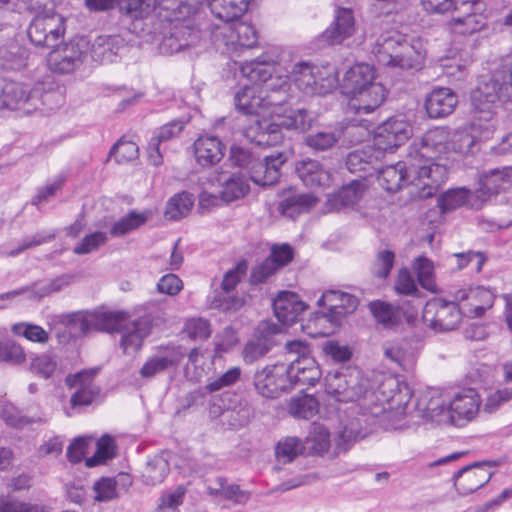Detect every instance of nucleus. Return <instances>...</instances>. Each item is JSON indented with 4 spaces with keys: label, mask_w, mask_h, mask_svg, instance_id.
Wrapping results in <instances>:
<instances>
[{
    "label": "nucleus",
    "mask_w": 512,
    "mask_h": 512,
    "mask_svg": "<svg viewBox=\"0 0 512 512\" xmlns=\"http://www.w3.org/2000/svg\"><path fill=\"white\" fill-rule=\"evenodd\" d=\"M281 49L266 45L258 54V187L273 186L281 176L286 155L278 150L266 154L267 147L282 143L286 130L306 131L312 117L304 108H284L290 88L289 76L280 65Z\"/></svg>",
    "instance_id": "obj_1"
},
{
    "label": "nucleus",
    "mask_w": 512,
    "mask_h": 512,
    "mask_svg": "<svg viewBox=\"0 0 512 512\" xmlns=\"http://www.w3.org/2000/svg\"><path fill=\"white\" fill-rule=\"evenodd\" d=\"M376 171L379 185L387 192L395 193L404 186H410V194L420 199L434 196L448 177V170L439 166H421L409 154L407 160L378 168Z\"/></svg>",
    "instance_id": "obj_2"
},
{
    "label": "nucleus",
    "mask_w": 512,
    "mask_h": 512,
    "mask_svg": "<svg viewBox=\"0 0 512 512\" xmlns=\"http://www.w3.org/2000/svg\"><path fill=\"white\" fill-rule=\"evenodd\" d=\"M375 79L374 66L366 63H358L344 74L341 87L351 98L349 110L358 116L372 114L385 100L386 90Z\"/></svg>",
    "instance_id": "obj_3"
},
{
    "label": "nucleus",
    "mask_w": 512,
    "mask_h": 512,
    "mask_svg": "<svg viewBox=\"0 0 512 512\" xmlns=\"http://www.w3.org/2000/svg\"><path fill=\"white\" fill-rule=\"evenodd\" d=\"M378 63L403 70H419L424 63L425 53L420 41H409L400 33L380 35L372 48Z\"/></svg>",
    "instance_id": "obj_4"
},
{
    "label": "nucleus",
    "mask_w": 512,
    "mask_h": 512,
    "mask_svg": "<svg viewBox=\"0 0 512 512\" xmlns=\"http://www.w3.org/2000/svg\"><path fill=\"white\" fill-rule=\"evenodd\" d=\"M429 13L443 14L451 11L450 24L459 34H472L482 27L481 15L485 3L481 0H421Z\"/></svg>",
    "instance_id": "obj_5"
},
{
    "label": "nucleus",
    "mask_w": 512,
    "mask_h": 512,
    "mask_svg": "<svg viewBox=\"0 0 512 512\" xmlns=\"http://www.w3.org/2000/svg\"><path fill=\"white\" fill-rule=\"evenodd\" d=\"M325 390L339 402H353L367 391V381L356 367L343 366L325 376Z\"/></svg>",
    "instance_id": "obj_6"
},
{
    "label": "nucleus",
    "mask_w": 512,
    "mask_h": 512,
    "mask_svg": "<svg viewBox=\"0 0 512 512\" xmlns=\"http://www.w3.org/2000/svg\"><path fill=\"white\" fill-rule=\"evenodd\" d=\"M450 150L449 130L445 127H436L427 131L419 142L409 147L411 156L421 166L435 168L437 166L447 170L446 166L436 160Z\"/></svg>",
    "instance_id": "obj_7"
},
{
    "label": "nucleus",
    "mask_w": 512,
    "mask_h": 512,
    "mask_svg": "<svg viewBox=\"0 0 512 512\" xmlns=\"http://www.w3.org/2000/svg\"><path fill=\"white\" fill-rule=\"evenodd\" d=\"M43 85L36 84L31 87L29 84L9 81L6 82L0 94L1 107L8 109H22L29 114L39 109L51 95L43 94Z\"/></svg>",
    "instance_id": "obj_8"
},
{
    "label": "nucleus",
    "mask_w": 512,
    "mask_h": 512,
    "mask_svg": "<svg viewBox=\"0 0 512 512\" xmlns=\"http://www.w3.org/2000/svg\"><path fill=\"white\" fill-rule=\"evenodd\" d=\"M463 315L462 308L455 298L452 301L434 298L425 304L422 311L424 323L438 332L456 329Z\"/></svg>",
    "instance_id": "obj_9"
},
{
    "label": "nucleus",
    "mask_w": 512,
    "mask_h": 512,
    "mask_svg": "<svg viewBox=\"0 0 512 512\" xmlns=\"http://www.w3.org/2000/svg\"><path fill=\"white\" fill-rule=\"evenodd\" d=\"M66 32L65 18L56 13L48 12L45 15H36L27 28L30 42L36 47H55Z\"/></svg>",
    "instance_id": "obj_10"
},
{
    "label": "nucleus",
    "mask_w": 512,
    "mask_h": 512,
    "mask_svg": "<svg viewBox=\"0 0 512 512\" xmlns=\"http://www.w3.org/2000/svg\"><path fill=\"white\" fill-rule=\"evenodd\" d=\"M89 41L75 38L55 47L48 55L49 68L59 74H69L79 68L87 59Z\"/></svg>",
    "instance_id": "obj_11"
},
{
    "label": "nucleus",
    "mask_w": 512,
    "mask_h": 512,
    "mask_svg": "<svg viewBox=\"0 0 512 512\" xmlns=\"http://www.w3.org/2000/svg\"><path fill=\"white\" fill-rule=\"evenodd\" d=\"M495 461L474 462L453 474L454 487L460 495H469L486 485L492 477L487 467H495Z\"/></svg>",
    "instance_id": "obj_12"
},
{
    "label": "nucleus",
    "mask_w": 512,
    "mask_h": 512,
    "mask_svg": "<svg viewBox=\"0 0 512 512\" xmlns=\"http://www.w3.org/2000/svg\"><path fill=\"white\" fill-rule=\"evenodd\" d=\"M412 126L403 118L392 117L378 126L374 145L378 150L392 152L412 136Z\"/></svg>",
    "instance_id": "obj_13"
},
{
    "label": "nucleus",
    "mask_w": 512,
    "mask_h": 512,
    "mask_svg": "<svg viewBox=\"0 0 512 512\" xmlns=\"http://www.w3.org/2000/svg\"><path fill=\"white\" fill-rule=\"evenodd\" d=\"M465 316L477 318L494 304L495 294L482 286L459 289L454 294Z\"/></svg>",
    "instance_id": "obj_14"
},
{
    "label": "nucleus",
    "mask_w": 512,
    "mask_h": 512,
    "mask_svg": "<svg viewBox=\"0 0 512 512\" xmlns=\"http://www.w3.org/2000/svg\"><path fill=\"white\" fill-rule=\"evenodd\" d=\"M296 87L307 95L324 94L332 87V80L320 76V69L307 62L293 66L291 76Z\"/></svg>",
    "instance_id": "obj_15"
},
{
    "label": "nucleus",
    "mask_w": 512,
    "mask_h": 512,
    "mask_svg": "<svg viewBox=\"0 0 512 512\" xmlns=\"http://www.w3.org/2000/svg\"><path fill=\"white\" fill-rule=\"evenodd\" d=\"M96 373L97 370H83L66 377V384L75 389L70 398L72 409L88 406L99 397L100 388L93 382Z\"/></svg>",
    "instance_id": "obj_16"
},
{
    "label": "nucleus",
    "mask_w": 512,
    "mask_h": 512,
    "mask_svg": "<svg viewBox=\"0 0 512 512\" xmlns=\"http://www.w3.org/2000/svg\"><path fill=\"white\" fill-rule=\"evenodd\" d=\"M480 404V396L474 388L463 389L449 402L448 419L455 426H463L478 414Z\"/></svg>",
    "instance_id": "obj_17"
},
{
    "label": "nucleus",
    "mask_w": 512,
    "mask_h": 512,
    "mask_svg": "<svg viewBox=\"0 0 512 512\" xmlns=\"http://www.w3.org/2000/svg\"><path fill=\"white\" fill-rule=\"evenodd\" d=\"M185 353L179 345L159 346L155 354L149 356L141 367L142 378L151 379L179 365Z\"/></svg>",
    "instance_id": "obj_18"
},
{
    "label": "nucleus",
    "mask_w": 512,
    "mask_h": 512,
    "mask_svg": "<svg viewBox=\"0 0 512 512\" xmlns=\"http://www.w3.org/2000/svg\"><path fill=\"white\" fill-rule=\"evenodd\" d=\"M200 30L190 19L173 23L170 33L161 42V49L166 53H178L187 47L196 45L200 40Z\"/></svg>",
    "instance_id": "obj_19"
},
{
    "label": "nucleus",
    "mask_w": 512,
    "mask_h": 512,
    "mask_svg": "<svg viewBox=\"0 0 512 512\" xmlns=\"http://www.w3.org/2000/svg\"><path fill=\"white\" fill-rule=\"evenodd\" d=\"M258 392L266 398H278L283 392L292 389L289 369L285 364L266 367L258 374Z\"/></svg>",
    "instance_id": "obj_20"
},
{
    "label": "nucleus",
    "mask_w": 512,
    "mask_h": 512,
    "mask_svg": "<svg viewBox=\"0 0 512 512\" xmlns=\"http://www.w3.org/2000/svg\"><path fill=\"white\" fill-rule=\"evenodd\" d=\"M366 191L363 180H353L343 185L338 191L329 194L324 204L325 213L342 212L354 208L362 199Z\"/></svg>",
    "instance_id": "obj_21"
},
{
    "label": "nucleus",
    "mask_w": 512,
    "mask_h": 512,
    "mask_svg": "<svg viewBox=\"0 0 512 512\" xmlns=\"http://www.w3.org/2000/svg\"><path fill=\"white\" fill-rule=\"evenodd\" d=\"M73 276L65 274L50 280L47 283H33L28 286L21 287L0 295L1 301H12L16 297L29 293V300L40 301L42 298L50 296L53 293L60 292L64 287L72 282ZM6 305L0 304V308H5Z\"/></svg>",
    "instance_id": "obj_22"
},
{
    "label": "nucleus",
    "mask_w": 512,
    "mask_h": 512,
    "mask_svg": "<svg viewBox=\"0 0 512 512\" xmlns=\"http://www.w3.org/2000/svg\"><path fill=\"white\" fill-rule=\"evenodd\" d=\"M121 331L120 346L124 354L131 355L138 352L143 341L152 330V317L145 314L119 329Z\"/></svg>",
    "instance_id": "obj_23"
},
{
    "label": "nucleus",
    "mask_w": 512,
    "mask_h": 512,
    "mask_svg": "<svg viewBox=\"0 0 512 512\" xmlns=\"http://www.w3.org/2000/svg\"><path fill=\"white\" fill-rule=\"evenodd\" d=\"M272 307L276 318L283 325L291 326L301 320V315L308 306L296 293L280 291L277 297L272 299Z\"/></svg>",
    "instance_id": "obj_24"
},
{
    "label": "nucleus",
    "mask_w": 512,
    "mask_h": 512,
    "mask_svg": "<svg viewBox=\"0 0 512 512\" xmlns=\"http://www.w3.org/2000/svg\"><path fill=\"white\" fill-rule=\"evenodd\" d=\"M124 48L125 41L118 35L98 36L89 43L87 57L97 63H111L117 60Z\"/></svg>",
    "instance_id": "obj_25"
},
{
    "label": "nucleus",
    "mask_w": 512,
    "mask_h": 512,
    "mask_svg": "<svg viewBox=\"0 0 512 512\" xmlns=\"http://www.w3.org/2000/svg\"><path fill=\"white\" fill-rule=\"evenodd\" d=\"M355 30L353 11L349 8H339L334 22L321 34V41L328 45L342 43L352 36Z\"/></svg>",
    "instance_id": "obj_26"
},
{
    "label": "nucleus",
    "mask_w": 512,
    "mask_h": 512,
    "mask_svg": "<svg viewBox=\"0 0 512 512\" xmlns=\"http://www.w3.org/2000/svg\"><path fill=\"white\" fill-rule=\"evenodd\" d=\"M196 162L202 167L216 165L224 156L225 146L215 136H200L193 145Z\"/></svg>",
    "instance_id": "obj_27"
},
{
    "label": "nucleus",
    "mask_w": 512,
    "mask_h": 512,
    "mask_svg": "<svg viewBox=\"0 0 512 512\" xmlns=\"http://www.w3.org/2000/svg\"><path fill=\"white\" fill-rule=\"evenodd\" d=\"M457 95L450 88L434 89L426 98L425 108L430 118H444L457 106Z\"/></svg>",
    "instance_id": "obj_28"
},
{
    "label": "nucleus",
    "mask_w": 512,
    "mask_h": 512,
    "mask_svg": "<svg viewBox=\"0 0 512 512\" xmlns=\"http://www.w3.org/2000/svg\"><path fill=\"white\" fill-rule=\"evenodd\" d=\"M123 320L124 314L122 312L95 311L83 317L80 329L83 333H88L92 330L111 333L121 328Z\"/></svg>",
    "instance_id": "obj_29"
},
{
    "label": "nucleus",
    "mask_w": 512,
    "mask_h": 512,
    "mask_svg": "<svg viewBox=\"0 0 512 512\" xmlns=\"http://www.w3.org/2000/svg\"><path fill=\"white\" fill-rule=\"evenodd\" d=\"M512 184V167L492 169L480 177L478 197L485 200L505 190Z\"/></svg>",
    "instance_id": "obj_30"
},
{
    "label": "nucleus",
    "mask_w": 512,
    "mask_h": 512,
    "mask_svg": "<svg viewBox=\"0 0 512 512\" xmlns=\"http://www.w3.org/2000/svg\"><path fill=\"white\" fill-rule=\"evenodd\" d=\"M378 153L372 146L354 150L347 155L346 167L351 173H363V178L371 176L378 169Z\"/></svg>",
    "instance_id": "obj_31"
},
{
    "label": "nucleus",
    "mask_w": 512,
    "mask_h": 512,
    "mask_svg": "<svg viewBox=\"0 0 512 512\" xmlns=\"http://www.w3.org/2000/svg\"><path fill=\"white\" fill-rule=\"evenodd\" d=\"M294 250L287 244L273 245L270 256L258 265V283L273 275L279 268L293 260Z\"/></svg>",
    "instance_id": "obj_32"
},
{
    "label": "nucleus",
    "mask_w": 512,
    "mask_h": 512,
    "mask_svg": "<svg viewBox=\"0 0 512 512\" xmlns=\"http://www.w3.org/2000/svg\"><path fill=\"white\" fill-rule=\"evenodd\" d=\"M296 173L308 187L328 186L331 174L316 160L305 159L296 165Z\"/></svg>",
    "instance_id": "obj_33"
},
{
    "label": "nucleus",
    "mask_w": 512,
    "mask_h": 512,
    "mask_svg": "<svg viewBox=\"0 0 512 512\" xmlns=\"http://www.w3.org/2000/svg\"><path fill=\"white\" fill-rule=\"evenodd\" d=\"M158 2V0H120L119 11L122 15L132 20L144 19L148 17L156 8L157 5H163L164 9L175 10L173 5ZM169 0H167V3Z\"/></svg>",
    "instance_id": "obj_34"
},
{
    "label": "nucleus",
    "mask_w": 512,
    "mask_h": 512,
    "mask_svg": "<svg viewBox=\"0 0 512 512\" xmlns=\"http://www.w3.org/2000/svg\"><path fill=\"white\" fill-rule=\"evenodd\" d=\"M250 0H208L211 13L224 22L240 18L247 10Z\"/></svg>",
    "instance_id": "obj_35"
},
{
    "label": "nucleus",
    "mask_w": 512,
    "mask_h": 512,
    "mask_svg": "<svg viewBox=\"0 0 512 512\" xmlns=\"http://www.w3.org/2000/svg\"><path fill=\"white\" fill-rule=\"evenodd\" d=\"M318 202L312 193L292 194L278 204V211L286 217L295 218L310 211Z\"/></svg>",
    "instance_id": "obj_36"
},
{
    "label": "nucleus",
    "mask_w": 512,
    "mask_h": 512,
    "mask_svg": "<svg viewBox=\"0 0 512 512\" xmlns=\"http://www.w3.org/2000/svg\"><path fill=\"white\" fill-rule=\"evenodd\" d=\"M283 329L280 325L262 320L258 323V355L268 353L274 346L280 344Z\"/></svg>",
    "instance_id": "obj_37"
},
{
    "label": "nucleus",
    "mask_w": 512,
    "mask_h": 512,
    "mask_svg": "<svg viewBox=\"0 0 512 512\" xmlns=\"http://www.w3.org/2000/svg\"><path fill=\"white\" fill-rule=\"evenodd\" d=\"M368 307L376 321L386 328H391L402 320L401 309L385 301H372Z\"/></svg>",
    "instance_id": "obj_38"
},
{
    "label": "nucleus",
    "mask_w": 512,
    "mask_h": 512,
    "mask_svg": "<svg viewBox=\"0 0 512 512\" xmlns=\"http://www.w3.org/2000/svg\"><path fill=\"white\" fill-rule=\"evenodd\" d=\"M27 50L17 43L0 47V68L20 70L27 65Z\"/></svg>",
    "instance_id": "obj_39"
},
{
    "label": "nucleus",
    "mask_w": 512,
    "mask_h": 512,
    "mask_svg": "<svg viewBox=\"0 0 512 512\" xmlns=\"http://www.w3.org/2000/svg\"><path fill=\"white\" fill-rule=\"evenodd\" d=\"M221 184L220 196L221 200L225 202H232L246 195L249 191V185L245 178L239 174H233L228 178L223 175L217 178Z\"/></svg>",
    "instance_id": "obj_40"
},
{
    "label": "nucleus",
    "mask_w": 512,
    "mask_h": 512,
    "mask_svg": "<svg viewBox=\"0 0 512 512\" xmlns=\"http://www.w3.org/2000/svg\"><path fill=\"white\" fill-rule=\"evenodd\" d=\"M150 215L151 213L148 211H131L114 223L110 230V234L114 237L124 236L144 225L148 221Z\"/></svg>",
    "instance_id": "obj_41"
},
{
    "label": "nucleus",
    "mask_w": 512,
    "mask_h": 512,
    "mask_svg": "<svg viewBox=\"0 0 512 512\" xmlns=\"http://www.w3.org/2000/svg\"><path fill=\"white\" fill-rule=\"evenodd\" d=\"M449 143L450 150L461 155L473 153L477 145L475 136L468 124L459 127L452 134L449 133Z\"/></svg>",
    "instance_id": "obj_42"
},
{
    "label": "nucleus",
    "mask_w": 512,
    "mask_h": 512,
    "mask_svg": "<svg viewBox=\"0 0 512 512\" xmlns=\"http://www.w3.org/2000/svg\"><path fill=\"white\" fill-rule=\"evenodd\" d=\"M340 139V133L335 130H319L305 136L304 144L310 149L322 152L333 148Z\"/></svg>",
    "instance_id": "obj_43"
},
{
    "label": "nucleus",
    "mask_w": 512,
    "mask_h": 512,
    "mask_svg": "<svg viewBox=\"0 0 512 512\" xmlns=\"http://www.w3.org/2000/svg\"><path fill=\"white\" fill-rule=\"evenodd\" d=\"M169 472V463L161 456H155L147 461L143 471L142 479L146 485H157L161 483Z\"/></svg>",
    "instance_id": "obj_44"
},
{
    "label": "nucleus",
    "mask_w": 512,
    "mask_h": 512,
    "mask_svg": "<svg viewBox=\"0 0 512 512\" xmlns=\"http://www.w3.org/2000/svg\"><path fill=\"white\" fill-rule=\"evenodd\" d=\"M365 435L362 432V425L359 419H352L344 424L336 439V452H346L351 444Z\"/></svg>",
    "instance_id": "obj_45"
},
{
    "label": "nucleus",
    "mask_w": 512,
    "mask_h": 512,
    "mask_svg": "<svg viewBox=\"0 0 512 512\" xmlns=\"http://www.w3.org/2000/svg\"><path fill=\"white\" fill-rule=\"evenodd\" d=\"M304 451L302 441L297 437L288 436L280 440L275 447V456L279 463H290Z\"/></svg>",
    "instance_id": "obj_46"
},
{
    "label": "nucleus",
    "mask_w": 512,
    "mask_h": 512,
    "mask_svg": "<svg viewBox=\"0 0 512 512\" xmlns=\"http://www.w3.org/2000/svg\"><path fill=\"white\" fill-rule=\"evenodd\" d=\"M193 204L194 199L191 194L179 193L167 202L165 216L170 220H178L189 213Z\"/></svg>",
    "instance_id": "obj_47"
},
{
    "label": "nucleus",
    "mask_w": 512,
    "mask_h": 512,
    "mask_svg": "<svg viewBox=\"0 0 512 512\" xmlns=\"http://www.w3.org/2000/svg\"><path fill=\"white\" fill-rule=\"evenodd\" d=\"M413 266L420 286L425 290L435 292L437 286L433 262L424 256H419L415 259Z\"/></svg>",
    "instance_id": "obj_48"
},
{
    "label": "nucleus",
    "mask_w": 512,
    "mask_h": 512,
    "mask_svg": "<svg viewBox=\"0 0 512 512\" xmlns=\"http://www.w3.org/2000/svg\"><path fill=\"white\" fill-rule=\"evenodd\" d=\"M15 336H21L35 343L45 344L49 340V333L39 325L29 322L15 323L11 327Z\"/></svg>",
    "instance_id": "obj_49"
},
{
    "label": "nucleus",
    "mask_w": 512,
    "mask_h": 512,
    "mask_svg": "<svg viewBox=\"0 0 512 512\" xmlns=\"http://www.w3.org/2000/svg\"><path fill=\"white\" fill-rule=\"evenodd\" d=\"M26 353L24 348L14 340L0 341V361L14 366L22 365L26 362Z\"/></svg>",
    "instance_id": "obj_50"
},
{
    "label": "nucleus",
    "mask_w": 512,
    "mask_h": 512,
    "mask_svg": "<svg viewBox=\"0 0 512 512\" xmlns=\"http://www.w3.org/2000/svg\"><path fill=\"white\" fill-rule=\"evenodd\" d=\"M114 448L113 438L109 435H103L97 441V448L94 455L86 459V466L95 467L112 459L115 456Z\"/></svg>",
    "instance_id": "obj_51"
},
{
    "label": "nucleus",
    "mask_w": 512,
    "mask_h": 512,
    "mask_svg": "<svg viewBox=\"0 0 512 512\" xmlns=\"http://www.w3.org/2000/svg\"><path fill=\"white\" fill-rule=\"evenodd\" d=\"M468 199V190L465 188L451 189L441 194L437 205L442 213L450 212L465 204Z\"/></svg>",
    "instance_id": "obj_52"
},
{
    "label": "nucleus",
    "mask_w": 512,
    "mask_h": 512,
    "mask_svg": "<svg viewBox=\"0 0 512 512\" xmlns=\"http://www.w3.org/2000/svg\"><path fill=\"white\" fill-rule=\"evenodd\" d=\"M256 87L254 83L244 85L235 95V105L238 112L243 115H254L256 113Z\"/></svg>",
    "instance_id": "obj_53"
},
{
    "label": "nucleus",
    "mask_w": 512,
    "mask_h": 512,
    "mask_svg": "<svg viewBox=\"0 0 512 512\" xmlns=\"http://www.w3.org/2000/svg\"><path fill=\"white\" fill-rule=\"evenodd\" d=\"M317 411L318 401L313 396L293 399L289 405V412L297 418L310 419Z\"/></svg>",
    "instance_id": "obj_54"
},
{
    "label": "nucleus",
    "mask_w": 512,
    "mask_h": 512,
    "mask_svg": "<svg viewBox=\"0 0 512 512\" xmlns=\"http://www.w3.org/2000/svg\"><path fill=\"white\" fill-rule=\"evenodd\" d=\"M394 262L395 253L392 250H381L377 253L371 266V273L379 279H386L394 266Z\"/></svg>",
    "instance_id": "obj_55"
},
{
    "label": "nucleus",
    "mask_w": 512,
    "mask_h": 512,
    "mask_svg": "<svg viewBox=\"0 0 512 512\" xmlns=\"http://www.w3.org/2000/svg\"><path fill=\"white\" fill-rule=\"evenodd\" d=\"M57 368V363L55 359L47 354L42 353L39 355H35L31 358L29 370L42 378L48 379L52 376L54 371Z\"/></svg>",
    "instance_id": "obj_56"
},
{
    "label": "nucleus",
    "mask_w": 512,
    "mask_h": 512,
    "mask_svg": "<svg viewBox=\"0 0 512 512\" xmlns=\"http://www.w3.org/2000/svg\"><path fill=\"white\" fill-rule=\"evenodd\" d=\"M472 106L474 105L472 104ZM473 109L476 113L483 114V118L485 120V122L483 123L481 121L482 117H480L478 120L474 119L468 124L470 130L473 132V135L475 136L476 142L478 143L482 140L489 139L493 134L494 127L492 124L489 123V120L491 119L495 108L492 109L491 113L482 112L480 110H477L475 107H473Z\"/></svg>",
    "instance_id": "obj_57"
},
{
    "label": "nucleus",
    "mask_w": 512,
    "mask_h": 512,
    "mask_svg": "<svg viewBox=\"0 0 512 512\" xmlns=\"http://www.w3.org/2000/svg\"><path fill=\"white\" fill-rule=\"evenodd\" d=\"M321 349L325 356L339 363L349 361L353 355L348 345H342L337 340L332 339L323 342Z\"/></svg>",
    "instance_id": "obj_58"
},
{
    "label": "nucleus",
    "mask_w": 512,
    "mask_h": 512,
    "mask_svg": "<svg viewBox=\"0 0 512 512\" xmlns=\"http://www.w3.org/2000/svg\"><path fill=\"white\" fill-rule=\"evenodd\" d=\"M184 332L193 340H205L211 335L210 324L201 317L191 318L186 321Z\"/></svg>",
    "instance_id": "obj_59"
},
{
    "label": "nucleus",
    "mask_w": 512,
    "mask_h": 512,
    "mask_svg": "<svg viewBox=\"0 0 512 512\" xmlns=\"http://www.w3.org/2000/svg\"><path fill=\"white\" fill-rule=\"evenodd\" d=\"M110 156H113L117 163H126L137 159L138 146L132 141H118L111 149Z\"/></svg>",
    "instance_id": "obj_60"
},
{
    "label": "nucleus",
    "mask_w": 512,
    "mask_h": 512,
    "mask_svg": "<svg viewBox=\"0 0 512 512\" xmlns=\"http://www.w3.org/2000/svg\"><path fill=\"white\" fill-rule=\"evenodd\" d=\"M107 240L108 236L106 232L96 231L86 235L83 240L74 247L73 251L78 255L88 254L104 245Z\"/></svg>",
    "instance_id": "obj_61"
},
{
    "label": "nucleus",
    "mask_w": 512,
    "mask_h": 512,
    "mask_svg": "<svg viewBox=\"0 0 512 512\" xmlns=\"http://www.w3.org/2000/svg\"><path fill=\"white\" fill-rule=\"evenodd\" d=\"M395 290L398 294L420 296L415 280L407 268H401L395 282Z\"/></svg>",
    "instance_id": "obj_62"
},
{
    "label": "nucleus",
    "mask_w": 512,
    "mask_h": 512,
    "mask_svg": "<svg viewBox=\"0 0 512 512\" xmlns=\"http://www.w3.org/2000/svg\"><path fill=\"white\" fill-rule=\"evenodd\" d=\"M375 127L374 120L366 119V118H360V119H353L350 121V123L345 128V134L346 135H356V142L364 141L367 137H369L371 131Z\"/></svg>",
    "instance_id": "obj_63"
},
{
    "label": "nucleus",
    "mask_w": 512,
    "mask_h": 512,
    "mask_svg": "<svg viewBox=\"0 0 512 512\" xmlns=\"http://www.w3.org/2000/svg\"><path fill=\"white\" fill-rule=\"evenodd\" d=\"M358 298L352 294L343 292L341 299L338 303L339 308L334 312V323L333 326H339L343 318L348 314L353 313L358 307Z\"/></svg>",
    "instance_id": "obj_64"
}]
</instances>
